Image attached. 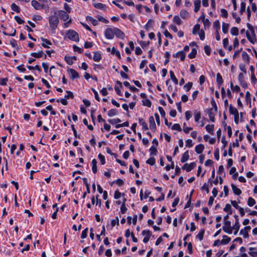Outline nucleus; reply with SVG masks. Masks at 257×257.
<instances>
[{"mask_svg":"<svg viewBox=\"0 0 257 257\" xmlns=\"http://www.w3.org/2000/svg\"><path fill=\"white\" fill-rule=\"evenodd\" d=\"M143 105L144 106H147L149 107H150L152 105L151 101L148 98H146L145 100L142 101Z\"/></svg>","mask_w":257,"mask_h":257,"instance_id":"79ce46f5","label":"nucleus"},{"mask_svg":"<svg viewBox=\"0 0 257 257\" xmlns=\"http://www.w3.org/2000/svg\"><path fill=\"white\" fill-rule=\"evenodd\" d=\"M172 129L173 130H177L179 132L182 131V128L179 123H175L174 124L172 127Z\"/></svg>","mask_w":257,"mask_h":257,"instance_id":"864d4df0","label":"nucleus"},{"mask_svg":"<svg viewBox=\"0 0 257 257\" xmlns=\"http://www.w3.org/2000/svg\"><path fill=\"white\" fill-rule=\"evenodd\" d=\"M223 230L228 234H231L232 232V227H222Z\"/></svg>","mask_w":257,"mask_h":257,"instance_id":"603ef678","label":"nucleus"},{"mask_svg":"<svg viewBox=\"0 0 257 257\" xmlns=\"http://www.w3.org/2000/svg\"><path fill=\"white\" fill-rule=\"evenodd\" d=\"M213 27L215 29L216 31H218L220 29V22L219 20H216L213 23Z\"/></svg>","mask_w":257,"mask_h":257,"instance_id":"6e6d98bb","label":"nucleus"},{"mask_svg":"<svg viewBox=\"0 0 257 257\" xmlns=\"http://www.w3.org/2000/svg\"><path fill=\"white\" fill-rule=\"evenodd\" d=\"M189 158V152L188 151H186L183 155L181 159L182 163L186 162Z\"/></svg>","mask_w":257,"mask_h":257,"instance_id":"aec40b11","label":"nucleus"},{"mask_svg":"<svg viewBox=\"0 0 257 257\" xmlns=\"http://www.w3.org/2000/svg\"><path fill=\"white\" fill-rule=\"evenodd\" d=\"M196 54H197V50L196 49L193 48L192 50V51L191 52V53L189 54L188 57L190 59H193L196 57Z\"/></svg>","mask_w":257,"mask_h":257,"instance_id":"e433bc0d","label":"nucleus"},{"mask_svg":"<svg viewBox=\"0 0 257 257\" xmlns=\"http://www.w3.org/2000/svg\"><path fill=\"white\" fill-rule=\"evenodd\" d=\"M41 39L43 42V43L41 44L42 46L45 48H49L50 47L49 46V45H52V43L51 42V41L43 37L41 38Z\"/></svg>","mask_w":257,"mask_h":257,"instance_id":"1a4fd4ad","label":"nucleus"},{"mask_svg":"<svg viewBox=\"0 0 257 257\" xmlns=\"http://www.w3.org/2000/svg\"><path fill=\"white\" fill-rule=\"evenodd\" d=\"M173 22L178 25H180L182 23V21L178 16H175L173 18Z\"/></svg>","mask_w":257,"mask_h":257,"instance_id":"58836bf2","label":"nucleus"},{"mask_svg":"<svg viewBox=\"0 0 257 257\" xmlns=\"http://www.w3.org/2000/svg\"><path fill=\"white\" fill-rule=\"evenodd\" d=\"M194 12L197 13L199 11L200 6H201V1L200 0H196L194 2Z\"/></svg>","mask_w":257,"mask_h":257,"instance_id":"a211bd4d","label":"nucleus"},{"mask_svg":"<svg viewBox=\"0 0 257 257\" xmlns=\"http://www.w3.org/2000/svg\"><path fill=\"white\" fill-rule=\"evenodd\" d=\"M154 23V22L153 20L150 19L149 20L147 24L145 26V29L148 31L150 28H151Z\"/></svg>","mask_w":257,"mask_h":257,"instance_id":"72a5a7b5","label":"nucleus"},{"mask_svg":"<svg viewBox=\"0 0 257 257\" xmlns=\"http://www.w3.org/2000/svg\"><path fill=\"white\" fill-rule=\"evenodd\" d=\"M117 113V110L115 109H111L108 111L107 114L109 116H113L116 115Z\"/></svg>","mask_w":257,"mask_h":257,"instance_id":"8fccbe9b","label":"nucleus"},{"mask_svg":"<svg viewBox=\"0 0 257 257\" xmlns=\"http://www.w3.org/2000/svg\"><path fill=\"white\" fill-rule=\"evenodd\" d=\"M173 56L175 58L179 57L180 56L181 60L183 61L185 59L186 55L183 51H179L176 54H174Z\"/></svg>","mask_w":257,"mask_h":257,"instance_id":"ddd939ff","label":"nucleus"},{"mask_svg":"<svg viewBox=\"0 0 257 257\" xmlns=\"http://www.w3.org/2000/svg\"><path fill=\"white\" fill-rule=\"evenodd\" d=\"M49 22L50 26L52 29L55 30L56 29L59 23L58 17L57 15L56 11L54 13L53 15L49 17Z\"/></svg>","mask_w":257,"mask_h":257,"instance_id":"f257e3e1","label":"nucleus"},{"mask_svg":"<svg viewBox=\"0 0 257 257\" xmlns=\"http://www.w3.org/2000/svg\"><path fill=\"white\" fill-rule=\"evenodd\" d=\"M205 128L206 131L210 134H213L214 125L213 124H207Z\"/></svg>","mask_w":257,"mask_h":257,"instance_id":"473e14b6","label":"nucleus"},{"mask_svg":"<svg viewBox=\"0 0 257 257\" xmlns=\"http://www.w3.org/2000/svg\"><path fill=\"white\" fill-rule=\"evenodd\" d=\"M149 124L150 128L152 130H155L156 129V125L155 122L154 118L153 116L149 117Z\"/></svg>","mask_w":257,"mask_h":257,"instance_id":"f8f14e48","label":"nucleus"},{"mask_svg":"<svg viewBox=\"0 0 257 257\" xmlns=\"http://www.w3.org/2000/svg\"><path fill=\"white\" fill-rule=\"evenodd\" d=\"M205 232L204 229H201L199 233L196 235V237L199 238L200 240H202L203 238V235Z\"/></svg>","mask_w":257,"mask_h":257,"instance_id":"4c0bfd02","label":"nucleus"},{"mask_svg":"<svg viewBox=\"0 0 257 257\" xmlns=\"http://www.w3.org/2000/svg\"><path fill=\"white\" fill-rule=\"evenodd\" d=\"M250 229L249 226H245L244 229H241L240 231V234L243 235L244 238H246L248 236V231Z\"/></svg>","mask_w":257,"mask_h":257,"instance_id":"9d476101","label":"nucleus"},{"mask_svg":"<svg viewBox=\"0 0 257 257\" xmlns=\"http://www.w3.org/2000/svg\"><path fill=\"white\" fill-rule=\"evenodd\" d=\"M93 6L96 9L105 11L106 5L102 3H94Z\"/></svg>","mask_w":257,"mask_h":257,"instance_id":"dca6fc26","label":"nucleus"},{"mask_svg":"<svg viewBox=\"0 0 257 257\" xmlns=\"http://www.w3.org/2000/svg\"><path fill=\"white\" fill-rule=\"evenodd\" d=\"M246 37H247V39L252 44H254L256 42L255 36L254 37H253L252 36H251L249 32L247 31L246 32Z\"/></svg>","mask_w":257,"mask_h":257,"instance_id":"6ab92c4d","label":"nucleus"},{"mask_svg":"<svg viewBox=\"0 0 257 257\" xmlns=\"http://www.w3.org/2000/svg\"><path fill=\"white\" fill-rule=\"evenodd\" d=\"M221 16L225 18H226L228 17V13L227 11L224 9H221Z\"/></svg>","mask_w":257,"mask_h":257,"instance_id":"052dcab7","label":"nucleus"},{"mask_svg":"<svg viewBox=\"0 0 257 257\" xmlns=\"http://www.w3.org/2000/svg\"><path fill=\"white\" fill-rule=\"evenodd\" d=\"M111 53L112 54H115L119 59L121 58L119 52L116 50L114 47L112 48Z\"/></svg>","mask_w":257,"mask_h":257,"instance_id":"3c124183","label":"nucleus"},{"mask_svg":"<svg viewBox=\"0 0 257 257\" xmlns=\"http://www.w3.org/2000/svg\"><path fill=\"white\" fill-rule=\"evenodd\" d=\"M108 121L111 124H115L116 123L120 122L121 120L119 118L109 119Z\"/></svg>","mask_w":257,"mask_h":257,"instance_id":"4d7b16f0","label":"nucleus"},{"mask_svg":"<svg viewBox=\"0 0 257 257\" xmlns=\"http://www.w3.org/2000/svg\"><path fill=\"white\" fill-rule=\"evenodd\" d=\"M113 28H107L105 31V36L108 39H112L114 36Z\"/></svg>","mask_w":257,"mask_h":257,"instance_id":"20e7f679","label":"nucleus"},{"mask_svg":"<svg viewBox=\"0 0 257 257\" xmlns=\"http://www.w3.org/2000/svg\"><path fill=\"white\" fill-rule=\"evenodd\" d=\"M230 33L232 35L237 36L238 35V29L237 27H232L230 30Z\"/></svg>","mask_w":257,"mask_h":257,"instance_id":"37998d69","label":"nucleus"},{"mask_svg":"<svg viewBox=\"0 0 257 257\" xmlns=\"http://www.w3.org/2000/svg\"><path fill=\"white\" fill-rule=\"evenodd\" d=\"M43 55H44L45 59H46L47 57V56L46 54H45L44 53L43 51H41L39 52L38 53L33 52V53H31V56L34 57L36 58H41L42 57H43Z\"/></svg>","mask_w":257,"mask_h":257,"instance_id":"9b49d317","label":"nucleus"},{"mask_svg":"<svg viewBox=\"0 0 257 257\" xmlns=\"http://www.w3.org/2000/svg\"><path fill=\"white\" fill-rule=\"evenodd\" d=\"M245 2H242L241 3V7H240V13L241 15L243 14V12H245Z\"/></svg>","mask_w":257,"mask_h":257,"instance_id":"680f3d73","label":"nucleus"},{"mask_svg":"<svg viewBox=\"0 0 257 257\" xmlns=\"http://www.w3.org/2000/svg\"><path fill=\"white\" fill-rule=\"evenodd\" d=\"M98 159L100 160L101 163L102 165H104L105 164V157L104 156L101 155V154H99L98 155Z\"/></svg>","mask_w":257,"mask_h":257,"instance_id":"e2e57ef3","label":"nucleus"},{"mask_svg":"<svg viewBox=\"0 0 257 257\" xmlns=\"http://www.w3.org/2000/svg\"><path fill=\"white\" fill-rule=\"evenodd\" d=\"M86 19L87 21L90 22L93 26H96L98 24L97 21L90 16H87Z\"/></svg>","mask_w":257,"mask_h":257,"instance_id":"c756f323","label":"nucleus"},{"mask_svg":"<svg viewBox=\"0 0 257 257\" xmlns=\"http://www.w3.org/2000/svg\"><path fill=\"white\" fill-rule=\"evenodd\" d=\"M142 234L143 235H145V237L143 239V242L145 243H147L152 235V232L149 230H144L142 231Z\"/></svg>","mask_w":257,"mask_h":257,"instance_id":"423d86ee","label":"nucleus"},{"mask_svg":"<svg viewBox=\"0 0 257 257\" xmlns=\"http://www.w3.org/2000/svg\"><path fill=\"white\" fill-rule=\"evenodd\" d=\"M31 5L36 10H39L43 8V6H41L37 1L33 0L31 2Z\"/></svg>","mask_w":257,"mask_h":257,"instance_id":"4468645a","label":"nucleus"},{"mask_svg":"<svg viewBox=\"0 0 257 257\" xmlns=\"http://www.w3.org/2000/svg\"><path fill=\"white\" fill-rule=\"evenodd\" d=\"M246 25H247L248 29L250 31L251 33V35L254 37L255 36V32H254V30L253 27L249 23H247Z\"/></svg>","mask_w":257,"mask_h":257,"instance_id":"a19ab883","label":"nucleus"},{"mask_svg":"<svg viewBox=\"0 0 257 257\" xmlns=\"http://www.w3.org/2000/svg\"><path fill=\"white\" fill-rule=\"evenodd\" d=\"M196 166V163L195 162L191 163L190 164L187 163L185 164L182 167L183 170H185L187 172L191 171Z\"/></svg>","mask_w":257,"mask_h":257,"instance_id":"39448f33","label":"nucleus"},{"mask_svg":"<svg viewBox=\"0 0 257 257\" xmlns=\"http://www.w3.org/2000/svg\"><path fill=\"white\" fill-rule=\"evenodd\" d=\"M236 172V168L235 167H232L230 171H229V174H232L234 173V174L233 175V178L234 179L236 178L237 176H238V173L235 172Z\"/></svg>","mask_w":257,"mask_h":257,"instance_id":"c03bdc74","label":"nucleus"},{"mask_svg":"<svg viewBox=\"0 0 257 257\" xmlns=\"http://www.w3.org/2000/svg\"><path fill=\"white\" fill-rule=\"evenodd\" d=\"M87 232L88 228H86L84 230L82 231L81 237L83 239L86 238L87 235Z\"/></svg>","mask_w":257,"mask_h":257,"instance_id":"774afa93","label":"nucleus"},{"mask_svg":"<svg viewBox=\"0 0 257 257\" xmlns=\"http://www.w3.org/2000/svg\"><path fill=\"white\" fill-rule=\"evenodd\" d=\"M93 60L96 62H99L101 59V55L99 52L95 51L94 52Z\"/></svg>","mask_w":257,"mask_h":257,"instance_id":"2eb2a0df","label":"nucleus"},{"mask_svg":"<svg viewBox=\"0 0 257 257\" xmlns=\"http://www.w3.org/2000/svg\"><path fill=\"white\" fill-rule=\"evenodd\" d=\"M223 211L227 212L228 214L231 215L232 213L231 206L229 204H226L223 209Z\"/></svg>","mask_w":257,"mask_h":257,"instance_id":"bb28decb","label":"nucleus"},{"mask_svg":"<svg viewBox=\"0 0 257 257\" xmlns=\"http://www.w3.org/2000/svg\"><path fill=\"white\" fill-rule=\"evenodd\" d=\"M204 51H205V53L207 55H210V53H211V49H210V47L208 45H205L204 46Z\"/></svg>","mask_w":257,"mask_h":257,"instance_id":"69168bd1","label":"nucleus"},{"mask_svg":"<svg viewBox=\"0 0 257 257\" xmlns=\"http://www.w3.org/2000/svg\"><path fill=\"white\" fill-rule=\"evenodd\" d=\"M150 155H156L157 153V149L154 147L152 146L150 149Z\"/></svg>","mask_w":257,"mask_h":257,"instance_id":"13d9d810","label":"nucleus"},{"mask_svg":"<svg viewBox=\"0 0 257 257\" xmlns=\"http://www.w3.org/2000/svg\"><path fill=\"white\" fill-rule=\"evenodd\" d=\"M65 60L66 61L67 63L69 65H71L73 64V61L71 58V57L66 56L65 57Z\"/></svg>","mask_w":257,"mask_h":257,"instance_id":"bf43d9fd","label":"nucleus"},{"mask_svg":"<svg viewBox=\"0 0 257 257\" xmlns=\"http://www.w3.org/2000/svg\"><path fill=\"white\" fill-rule=\"evenodd\" d=\"M57 15L64 21H66L69 19V15L64 11L60 10L57 11Z\"/></svg>","mask_w":257,"mask_h":257,"instance_id":"7ed1b4c3","label":"nucleus"},{"mask_svg":"<svg viewBox=\"0 0 257 257\" xmlns=\"http://www.w3.org/2000/svg\"><path fill=\"white\" fill-rule=\"evenodd\" d=\"M66 36L68 39L72 41H74L75 42L79 41V36L77 32L75 31L69 30L66 33Z\"/></svg>","mask_w":257,"mask_h":257,"instance_id":"f03ea898","label":"nucleus"},{"mask_svg":"<svg viewBox=\"0 0 257 257\" xmlns=\"http://www.w3.org/2000/svg\"><path fill=\"white\" fill-rule=\"evenodd\" d=\"M242 58L247 64L249 63V57L246 52H243L242 53Z\"/></svg>","mask_w":257,"mask_h":257,"instance_id":"7c9ffc66","label":"nucleus"},{"mask_svg":"<svg viewBox=\"0 0 257 257\" xmlns=\"http://www.w3.org/2000/svg\"><path fill=\"white\" fill-rule=\"evenodd\" d=\"M192 82H189L184 86V88L186 90V91H188L190 90L192 87Z\"/></svg>","mask_w":257,"mask_h":257,"instance_id":"09e8293b","label":"nucleus"},{"mask_svg":"<svg viewBox=\"0 0 257 257\" xmlns=\"http://www.w3.org/2000/svg\"><path fill=\"white\" fill-rule=\"evenodd\" d=\"M139 123L142 125L143 128L144 130H148L149 129V127L148 126L147 123L145 122V121L143 118H139Z\"/></svg>","mask_w":257,"mask_h":257,"instance_id":"393cba45","label":"nucleus"},{"mask_svg":"<svg viewBox=\"0 0 257 257\" xmlns=\"http://www.w3.org/2000/svg\"><path fill=\"white\" fill-rule=\"evenodd\" d=\"M180 16L183 19L187 18L189 16L188 12L184 10H182L180 13Z\"/></svg>","mask_w":257,"mask_h":257,"instance_id":"f704fd0d","label":"nucleus"},{"mask_svg":"<svg viewBox=\"0 0 257 257\" xmlns=\"http://www.w3.org/2000/svg\"><path fill=\"white\" fill-rule=\"evenodd\" d=\"M204 149V145L199 144L195 147V150L197 154H201Z\"/></svg>","mask_w":257,"mask_h":257,"instance_id":"412c9836","label":"nucleus"},{"mask_svg":"<svg viewBox=\"0 0 257 257\" xmlns=\"http://www.w3.org/2000/svg\"><path fill=\"white\" fill-rule=\"evenodd\" d=\"M255 203V201L254 199L251 197H249L247 201V204L249 206H252Z\"/></svg>","mask_w":257,"mask_h":257,"instance_id":"5fc2aeb1","label":"nucleus"},{"mask_svg":"<svg viewBox=\"0 0 257 257\" xmlns=\"http://www.w3.org/2000/svg\"><path fill=\"white\" fill-rule=\"evenodd\" d=\"M229 113L231 114H233L234 115L238 113L237 109L236 108L233 107L231 104H230L229 105Z\"/></svg>","mask_w":257,"mask_h":257,"instance_id":"c85d7f7f","label":"nucleus"},{"mask_svg":"<svg viewBox=\"0 0 257 257\" xmlns=\"http://www.w3.org/2000/svg\"><path fill=\"white\" fill-rule=\"evenodd\" d=\"M249 250L250 251L248 252L249 255L253 257H257V250L255 248L249 247Z\"/></svg>","mask_w":257,"mask_h":257,"instance_id":"a878e982","label":"nucleus"},{"mask_svg":"<svg viewBox=\"0 0 257 257\" xmlns=\"http://www.w3.org/2000/svg\"><path fill=\"white\" fill-rule=\"evenodd\" d=\"M208 116L210 118V120L212 122H214L215 121V117H214V113L213 112V109L212 108L209 109L208 110Z\"/></svg>","mask_w":257,"mask_h":257,"instance_id":"b1692460","label":"nucleus"},{"mask_svg":"<svg viewBox=\"0 0 257 257\" xmlns=\"http://www.w3.org/2000/svg\"><path fill=\"white\" fill-rule=\"evenodd\" d=\"M229 28V24L225 23H222V31L224 34H226L228 32Z\"/></svg>","mask_w":257,"mask_h":257,"instance_id":"ea45409f","label":"nucleus"},{"mask_svg":"<svg viewBox=\"0 0 257 257\" xmlns=\"http://www.w3.org/2000/svg\"><path fill=\"white\" fill-rule=\"evenodd\" d=\"M231 240V238L228 237L227 235H223V239L220 240V243L222 244H226L229 243Z\"/></svg>","mask_w":257,"mask_h":257,"instance_id":"5701e85b","label":"nucleus"},{"mask_svg":"<svg viewBox=\"0 0 257 257\" xmlns=\"http://www.w3.org/2000/svg\"><path fill=\"white\" fill-rule=\"evenodd\" d=\"M113 31H114L113 32L114 33V35H115L116 37H117L118 38H120L121 39H124V38L125 37L124 33L122 31H121L120 29H119L118 28H114Z\"/></svg>","mask_w":257,"mask_h":257,"instance_id":"0eeeda50","label":"nucleus"},{"mask_svg":"<svg viewBox=\"0 0 257 257\" xmlns=\"http://www.w3.org/2000/svg\"><path fill=\"white\" fill-rule=\"evenodd\" d=\"M200 28V25L199 24H196L193 29L192 33L194 35H196L197 32L199 31Z\"/></svg>","mask_w":257,"mask_h":257,"instance_id":"a18cd8bd","label":"nucleus"},{"mask_svg":"<svg viewBox=\"0 0 257 257\" xmlns=\"http://www.w3.org/2000/svg\"><path fill=\"white\" fill-rule=\"evenodd\" d=\"M216 81L219 86L223 83V79L219 73H218L216 75Z\"/></svg>","mask_w":257,"mask_h":257,"instance_id":"2f4dec72","label":"nucleus"},{"mask_svg":"<svg viewBox=\"0 0 257 257\" xmlns=\"http://www.w3.org/2000/svg\"><path fill=\"white\" fill-rule=\"evenodd\" d=\"M233 193L236 195H239L241 194V191L240 189L238 188L235 185L232 184L231 185Z\"/></svg>","mask_w":257,"mask_h":257,"instance_id":"f3484780","label":"nucleus"},{"mask_svg":"<svg viewBox=\"0 0 257 257\" xmlns=\"http://www.w3.org/2000/svg\"><path fill=\"white\" fill-rule=\"evenodd\" d=\"M11 8L12 9L16 12L17 13H20V9L19 8V7L16 5L15 4V3H13L11 5Z\"/></svg>","mask_w":257,"mask_h":257,"instance_id":"49530a36","label":"nucleus"},{"mask_svg":"<svg viewBox=\"0 0 257 257\" xmlns=\"http://www.w3.org/2000/svg\"><path fill=\"white\" fill-rule=\"evenodd\" d=\"M66 92L68 93L67 95H66L65 96V98L66 99H69V98H73L74 95L72 92L70 91H66Z\"/></svg>","mask_w":257,"mask_h":257,"instance_id":"338daca9","label":"nucleus"},{"mask_svg":"<svg viewBox=\"0 0 257 257\" xmlns=\"http://www.w3.org/2000/svg\"><path fill=\"white\" fill-rule=\"evenodd\" d=\"M239 227H240V225L239 223V221L236 220L235 221L234 224L233 225V226L232 227V229L235 230V231L234 232V235H236L237 233V232L239 229Z\"/></svg>","mask_w":257,"mask_h":257,"instance_id":"4be33fe9","label":"nucleus"},{"mask_svg":"<svg viewBox=\"0 0 257 257\" xmlns=\"http://www.w3.org/2000/svg\"><path fill=\"white\" fill-rule=\"evenodd\" d=\"M68 72L71 75L70 77L72 79L78 78L79 77L78 73L73 69H68Z\"/></svg>","mask_w":257,"mask_h":257,"instance_id":"6e6552de","label":"nucleus"},{"mask_svg":"<svg viewBox=\"0 0 257 257\" xmlns=\"http://www.w3.org/2000/svg\"><path fill=\"white\" fill-rule=\"evenodd\" d=\"M14 18L15 20L19 24H23L25 23V21L21 19L20 17H19L18 16H15Z\"/></svg>","mask_w":257,"mask_h":257,"instance_id":"0e129e2a","label":"nucleus"},{"mask_svg":"<svg viewBox=\"0 0 257 257\" xmlns=\"http://www.w3.org/2000/svg\"><path fill=\"white\" fill-rule=\"evenodd\" d=\"M169 73L170 74L171 78L172 79L173 81L174 82L175 84H177L178 83V79L175 77L174 72L172 70H171L170 71Z\"/></svg>","mask_w":257,"mask_h":257,"instance_id":"c9c22d12","label":"nucleus"},{"mask_svg":"<svg viewBox=\"0 0 257 257\" xmlns=\"http://www.w3.org/2000/svg\"><path fill=\"white\" fill-rule=\"evenodd\" d=\"M92 170L93 173L95 174L97 172V161L94 159L92 160Z\"/></svg>","mask_w":257,"mask_h":257,"instance_id":"cd10ccee","label":"nucleus"},{"mask_svg":"<svg viewBox=\"0 0 257 257\" xmlns=\"http://www.w3.org/2000/svg\"><path fill=\"white\" fill-rule=\"evenodd\" d=\"M146 163L150 165H154L156 163V160L154 157H151L147 160Z\"/></svg>","mask_w":257,"mask_h":257,"instance_id":"de8ad7c7","label":"nucleus"}]
</instances>
